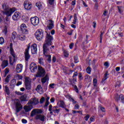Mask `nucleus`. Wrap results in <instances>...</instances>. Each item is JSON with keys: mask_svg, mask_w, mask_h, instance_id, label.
Wrapping results in <instances>:
<instances>
[{"mask_svg": "<svg viewBox=\"0 0 124 124\" xmlns=\"http://www.w3.org/2000/svg\"><path fill=\"white\" fill-rule=\"evenodd\" d=\"M54 39L53 36H51L50 32H46V42L43 46L44 55L47 58V61L48 62H52L51 55H48L50 53V49L52 47H50L52 45V40Z\"/></svg>", "mask_w": 124, "mask_h": 124, "instance_id": "nucleus-1", "label": "nucleus"}, {"mask_svg": "<svg viewBox=\"0 0 124 124\" xmlns=\"http://www.w3.org/2000/svg\"><path fill=\"white\" fill-rule=\"evenodd\" d=\"M10 52L12 56H9V59L10 62H15L16 61V55H15V52H14V49H13V46L12 43H11L10 45Z\"/></svg>", "mask_w": 124, "mask_h": 124, "instance_id": "nucleus-2", "label": "nucleus"}, {"mask_svg": "<svg viewBox=\"0 0 124 124\" xmlns=\"http://www.w3.org/2000/svg\"><path fill=\"white\" fill-rule=\"evenodd\" d=\"M48 111L50 115H53V113L56 115H59L61 108H58V106H54L53 107L52 105H50L48 107Z\"/></svg>", "mask_w": 124, "mask_h": 124, "instance_id": "nucleus-3", "label": "nucleus"}, {"mask_svg": "<svg viewBox=\"0 0 124 124\" xmlns=\"http://www.w3.org/2000/svg\"><path fill=\"white\" fill-rule=\"evenodd\" d=\"M35 36L37 40H41L44 37V31L41 29L38 30L35 33Z\"/></svg>", "mask_w": 124, "mask_h": 124, "instance_id": "nucleus-4", "label": "nucleus"}, {"mask_svg": "<svg viewBox=\"0 0 124 124\" xmlns=\"http://www.w3.org/2000/svg\"><path fill=\"white\" fill-rule=\"evenodd\" d=\"M15 105L16 106V115H17L19 112L20 111L21 109H23V106H22V104L20 103V101L18 99H16L15 101Z\"/></svg>", "mask_w": 124, "mask_h": 124, "instance_id": "nucleus-5", "label": "nucleus"}, {"mask_svg": "<svg viewBox=\"0 0 124 124\" xmlns=\"http://www.w3.org/2000/svg\"><path fill=\"white\" fill-rule=\"evenodd\" d=\"M16 11V8H10V9L5 11L4 14H5V15L7 16L6 17V21H7V19H8V17H10V16H11V15H12V14H13V13H14Z\"/></svg>", "mask_w": 124, "mask_h": 124, "instance_id": "nucleus-6", "label": "nucleus"}, {"mask_svg": "<svg viewBox=\"0 0 124 124\" xmlns=\"http://www.w3.org/2000/svg\"><path fill=\"white\" fill-rule=\"evenodd\" d=\"M45 75V70L41 66H39L38 68V72L36 75V77H43Z\"/></svg>", "mask_w": 124, "mask_h": 124, "instance_id": "nucleus-7", "label": "nucleus"}, {"mask_svg": "<svg viewBox=\"0 0 124 124\" xmlns=\"http://www.w3.org/2000/svg\"><path fill=\"white\" fill-rule=\"evenodd\" d=\"M31 46H27V48L25 49L24 52L25 60L26 62H28L30 59H31V55L29 53Z\"/></svg>", "mask_w": 124, "mask_h": 124, "instance_id": "nucleus-8", "label": "nucleus"}, {"mask_svg": "<svg viewBox=\"0 0 124 124\" xmlns=\"http://www.w3.org/2000/svg\"><path fill=\"white\" fill-rule=\"evenodd\" d=\"M31 79L30 78H25V87L26 90H31Z\"/></svg>", "mask_w": 124, "mask_h": 124, "instance_id": "nucleus-9", "label": "nucleus"}, {"mask_svg": "<svg viewBox=\"0 0 124 124\" xmlns=\"http://www.w3.org/2000/svg\"><path fill=\"white\" fill-rule=\"evenodd\" d=\"M33 108V106L30 104H29V103H28L27 105L24 106L23 107V109L25 111L26 113L31 112Z\"/></svg>", "mask_w": 124, "mask_h": 124, "instance_id": "nucleus-10", "label": "nucleus"}, {"mask_svg": "<svg viewBox=\"0 0 124 124\" xmlns=\"http://www.w3.org/2000/svg\"><path fill=\"white\" fill-rule=\"evenodd\" d=\"M31 21L33 26H37L39 23V18L37 16H34L31 18Z\"/></svg>", "mask_w": 124, "mask_h": 124, "instance_id": "nucleus-11", "label": "nucleus"}, {"mask_svg": "<svg viewBox=\"0 0 124 124\" xmlns=\"http://www.w3.org/2000/svg\"><path fill=\"white\" fill-rule=\"evenodd\" d=\"M39 103V101L38 100V99L36 98H31V100H30L28 102V104H30L31 105L35 106L37 105Z\"/></svg>", "mask_w": 124, "mask_h": 124, "instance_id": "nucleus-12", "label": "nucleus"}, {"mask_svg": "<svg viewBox=\"0 0 124 124\" xmlns=\"http://www.w3.org/2000/svg\"><path fill=\"white\" fill-rule=\"evenodd\" d=\"M42 114V110L39 109H33L31 112V116L33 117L34 115H39Z\"/></svg>", "mask_w": 124, "mask_h": 124, "instance_id": "nucleus-13", "label": "nucleus"}, {"mask_svg": "<svg viewBox=\"0 0 124 124\" xmlns=\"http://www.w3.org/2000/svg\"><path fill=\"white\" fill-rule=\"evenodd\" d=\"M20 32L21 33H28V30H27V26L25 23L22 24L20 25Z\"/></svg>", "mask_w": 124, "mask_h": 124, "instance_id": "nucleus-14", "label": "nucleus"}, {"mask_svg": "<svg viewBox=\"0 0 124 124\" xmlns=\"http://www.w3.org/2000/svg\"><path fill=\"white\" fill-rule=\"evenodd\" d=\"M30 69L31 72H35L37 70V65L34 62H32L30 64Z\"/></svg>", "mask_w": 124, "mask_h": 124, "instance_id": "nucleus-15", "label": "nucleus"}, {"mask_svg": "<svg viewBox=\"0 0 124 124\" xmlns=\"http://www.w3.org/2000/svg\"><path fill=\"white\" fill-rule=\"evenodd\" d=\"M115 101L118 102L120 100H121V102L122 103L124 104V96L123 95H119L118 94H116L115 97Z\"/></svg>", "mask_w": 124, "mask_h": 124, "instance_id": "nucleus-16", "label": "nucleus"}, {"mask_svg": "<svg viewBox=\"0 0 124 124\" xmlns=\"http://www.w3.org/2000/svg\"><path fill=\"white\" fill-rule=\"evenodd\" d=\"M24 6L25 9L30 10L31 8V3L29 2V1H25L24 2Z\"/></svg>", "mask_w": 124, "mask_h": 124, "instance_id": "nucleus-17", "label": "nucleus"}, {"mask_svg": "<svg viewBox=\"0 0 124 124\" xmlns=\"http://www.w3.org/2000/svg\"><path fill=\"white\" fill-rule=\"evenodd\" d=\"M31 48L32 54H36L37 52V45L36 44H32Z\"/></svg>", "mask_w": 124, "mask_h": 124, "instance_id": "nucleus-18", "label": "nucleus"}, {"mask_svg": "<svg viewBox=\"0 0 124 124\" xmlns=\"http://www.w3.org/2000/svg\"><path fill=\"white\" fill-rule=\"evenodd\" d=\"M21 16V14L19 13V12H16L14 13V15L12 16V18L15 21H17V20H19L20 19V17Z\"/></svg>", "mask_w": 124, "mask_h": 124, "instance_id": "nucleus-19", "label": "nucleus"}, {"mask_svg": "<svg viewBox=\"0 0 124 124\" xmlns=\"http://www.w3.org/2000/svg\"><path fill=\"white\" fill-rule=\"evenodd\" d=\"M35 119L40 120L41 122H44L45 121V115L41 114L36 115Z\"/></svg>", "mask_w": 124, "mask_h": 124, "instance_id": "nucleus-20", "label": "nucleus"}, {"mask_svg": "<svg viewBox=\"0 0 124 124\" xmlns=\"http://www.w3.org/2000/svg\"><path fill=\"white\" fill-rule=\"evenodd\" d=\"M22 70H23V65L22 64H18L16 65V71L17 73H20V72H22Z\"/></svg>", "mask_w": 124, "mask_h": 124, "instance_id": "nucleus-21", "label": "nucleus"}, {"mask_svg": "<svg viewBox=\"0 0 124 124\" xmlns=\"http://www.w3.org/2000/svg\"><path fill=\"white\" fill-rule=\"evenodd\" d=\"M47 27L49 30H52L54 28V22L52 20H49L48 21Z\"/></svg>", "mask_w": 124, "mask_h": 124, "instance_id": "nucleus-22", "label": "nucleus"}, {"mask_svg": "<svg viewBox=\"0 0 124 124\" xmlns=\"http://www.w3.org/2000/svg\"><path fill=\"white\" fill-rule=\"evenodd\" d=\"M8 65V61L7 60H4L1 64V67L3 69L4 68H5L6 66Z\"/></svg>", "mask_w": 124, "mask_h": 124, "instance_id": "nucleus-23", "label": "nucleus"}, {"mask_svg": "<svg viewBox=\"0 0 124 124\" xmlns=\"http://www.w3.org/2000/svg\"><path fill=\"white\" fill-rule=\"evenodd\" d=\"M58 103L59 104V107H61V108H66V106L65 105V104L64 103V102H63V101L60 100Z\"/></svg>", "mask_w": 124, "mask_h": 124, "instance_id": "nucleus-24", "label": "nucleus"}, {"mask_svg": "<svg viewBox=\"0 0 124 124\" xmlns=\"http://www.w3.org/2000/svg\"><path fill=\"white\" fill-rule=\"evenodd\" d=\"M11 89H14L16 86V80L13 79L11 81Z\"/></svg>", "mask_w": 124, "mask_h": 124, "instance_id": "nucleus-25", "label": "nucleus"}, {"mask_svg": "<svg viewBox=\"0 0 124 124\" xmlns=\"http://www.w3.org/2000/svg\"><path fill=\"white\" fill-rule=\"evenodd\" d=\"M17 38L21 41H24V40H26V36L24 34H18L17 35Z\"/></svg>", "mask_w": 124, "mask_h": 124, "instance_id": "nucleus-26", "label": "nucleus"}, {"mask_svg": "<svg viewBox=\"0 0 124 124\" xmlns=\"http://www.w3.org/2000/svg\"><path fill=\"white\" fill-rule=\"evenodd\" d=\"M48 80H49V78L48 77V75H46L44 78H42V79H41L42 83L43 84H44V83H46V82H47V81H48Z\"/></svg>", "mask_w": 124, "mask_h": 124, "instance_id": "nucleus-27", "label": "nucleus"}, {"mask_svg": "<svg viewBox=\"0 0 124 124\" xmlns=\"http://www.w3.org/2000/svg\"><path fill=\"white\" fill-rule=\"evenodd\" d=\"M117 8L118 9V12L120 14L123 15L124 13V7L123 6H117Z\"/></svg>", "mask_w": 124, "mask_h": 124, "instance_id": "nucleus-28", "label": "nucleus"}, {"mask_svg": "<svg viewBox=\"0 0 124 124\" xmlns=\"http://www.w3.org/2000/svg\"><path fill=\"white\" fill-rule=\"evenodd\" d=\"M66 97L67 98H68V99H69V100H70V101H72V102H73V103H74V104H75L77 102H76L75 100H74V99H73L72 97H71V96L69 95H67Z\"/></svg>", "mask_w": 124, "mask_h": 124, "instance_id": "nucleus-29", "label": "nucleus"}, {"mask_svg": "<svg viewBox=\"0 0 124 124\" xmlns=\"http://www.w3.org/2000/svg\"><path fill=\"white\" fill-rule=\"evenodd\" d=\"M27 97V95H23L20 97V99L21 101H28Z\"/></svg>", "mask_w": 124, "mask_h": 124, "instance_id": "nucleus-30", "label": "nucleus"}, {"mask_svg": "<svg viewBox=\"0 0 124 124\" xmlns=\"http://www.w3.org/2000/svg\"><path fill=\"white\" fill-rule=\"evenodd\" d=\"M35 5L37 6V7H38V9H41V8H42V3L41 2H37L35 4Z\"/></svg>", "mask_w": 124, "mask_h": 124, "instance_id": "nucleus-31", "label": "nucleus"}, {"mask_svg": "<svg viewBox=\"0 0 124 124\" xmlns=\"http://www.w3.org/2000/svg\"><path fill=\"white\" fill-rule=\"evenodd\" d=\"M78 20V18H77V15L76 14H74L73 24H74V25H76V23L77 22Z\"/></svg>", "mask_w": 124, "mask_h": 124, "instance_id": "nucleus-32", "label": "nucleus"}, {"mask_svg": "<svg viewBox=\"0 0 124 124\" xmlns=\"http://www.w3.org/2000/svg\"><path fill=\"white\" fill-rule=\"evenodd\" d=\"M85 80H86L87 82H91V81H92V78H91V76L86 75L85 77Z\"/></svg>", "mask_w": 124, "mask_h": 124, "instance_id": "nucleus-33", "label": "nucleus"}, {"mask_svg": "<svg viewBox=\"0 0 124 124\" xmlns=\"http://www.w3.org/2000/svg\"><path fill=\"white\" fill-rule=\"evenodd\" d=\"M2 8L5 10V11H7V10H8L9 9V7L8 6L6 5V4L4 3L2 5Z\"/></svg>", "mask_w": 124, "mask_h": 124, "instance_id": "nucleus-34", "label": "nucleus"}, {"mask_svg": "<svg viewBox=\"0 0 124 124\" xmlns=\"http://www.w3.org/2000/svg\"><path fill=\"white\" fill-rule=\"evenodd\" d=\"M16 37H17V33H16L15 31H14L12 34V38L13 40H14Z\"/></svg>", "mask_w": 124, "mask_h": 124, "instance_id": "nucleus-35", "label": "nucleus"}, {"mask_svg": "<svg viewBox=\"0 0 124 124\" xmlns=\"http://www.w3.org/2000/svg\"><path fill=\"white\" fill-rule=\"evenodd\" d=\"M5 91L7 94L9 95V93H10V91H9V88H8L7 86H5Z\"/></svg>", "mask_w": 124, "mask_h": 124, "instance_id": "nucleus-36", "label": "nucleus"}, {"mask_svg": "<svg viewBox=\"0 0 124 124\" xmlns=\"http://www.w3.org/2000/svg\"><path fill=\"white\" fill-rule=\"evenodd\" d=\"M108 75V74H107V73H106L105 75H104V78L102 79V82H104V81L105 80H107V78H108V77H107V76Z\"/></svg>", "mask_w": 124, "mask_h": 124, "instance_id": "nucleus-37", "label": "nucleus"}, {"mask_svg": "<svg viewBox=\"0 0 124 124\" xmlns=\"http://www.w3.org/2000/svg\"><path fill=\"white\" fill-rule=\"evenodd\" d=\"M86 71L88 74H91V72H92V68H91V67H88Z\"/></svg>", "mask_w": 124, "mask_h": 124, "instance_id": "nucleus-38", "label": "nucleus"}, {"mask_svg": "<svg viewBox=\"0 0 124 124\" xmlns=\"http://www.w3.org/2000/svg\"><path fill=\"white\" fill-rule=\"evenodd\" d=\"M4 43V39L2 37H0V44L2 45Z\"/></svg>", "mask_w": 124, "mask_h": 124, "instance_id": "nucleus-39", "label": "nucleus"}, {"mask_svg": "<svg viewBox=\"0 0 124 124\" xmlns=\"http://www.w3.org/2000/svg\"><path fill=\"white\" fill-rule=\"evenodd\" d=\"M43 61L44 60L42 58L39 59V63H40V64H44V63L43 62Z\"/></svg>", "mask_w": 124, "mask_h": 124, "instance_id": "nucleus-40", "label": "nucleus"}, {"mask_svg": "<svg viewBox=\"0 0 124 124\" xmlns=\"http://www.w3.org/2000/svg\"><path fill=\"white\" fill-rule=\"evenodd\" d=\"M78 78L80 81H82V80H83V75H82L81 73L78 74Z\"/></svg>", "mask_w": 124, "mask_h": 124, "instance_id": "nucleus-41", "label": "nucleus"}, {"mask_svg": "<svg viewBox=\"0 0 124 124\" xmlns=\"http://www.w3.org/2000/svg\"><path fill=\"white\" fill-rule=\"evenodd\" d=\"M96 84H97V80L96 78H94L93 80V85L94 87L96 86Z\"/></svg>", "mask_w": 124, "mask_h": 124, "instance_id": "nucleus-42", "label": "nucleus"}, {"mask_svg": "<svg viewBox=\"0 0 124 124\" xmlns=\"http://www.w3.org/2000/svg\"><path fill=\"white\" fill-rule=\"evenodd\" d=\"M121 86V81H117L115 84V88H119Z\"/></svg>", "mask_w": 124, "mask_h": 124, "instance_id": "nucleus-43", "label": "nucleus"}, {"mask_svg": "<svg viewBox=\"0 0 124 124\" xmlns=\"http://www.w3.org/2000/svg\"><path fill=\"white\" fill-rule=\"evenodd\" d=\"M3 32L4 33V34H6L7 33V27L5 26L3 30Z\"/></svg>", "mask_w": 124, "mask_h": 124, "instance_id": "nucleus-44", "label": "nucleus"}, {"mask_svg": "<svg viewBox=\"0 0 124 124\" xmlns=\"http://www.w3.org/2000/svg\"><path fill=\"white\" fill-rule=\"evenodd\" d=\"M73 87H74L75 91L77 93H78L79 92V90H78V87H77V86H76L75 85H73Z\"/></svg>", "mask_w": 124, "mask_h": 124, "instance_id": "nucleus-45", "label": "nucleus"}, {"mask_svg": "<svg viewBox=\"0 0 124 124\" xmlns=\"http://www.w3.org/2000/svg\"><path fill=\"white\" fill-rule=\"evenodd\" d=\"M45 101V98H44V97H43L40 100V103L41 104H42V103H43Z\"/></svg>", "mask_w": 124, "mask_h": 124, "instance_id": "nucleus-46", "label": "nucleus"}, {"mask_svg": "<svg viewBox=\"0 0 124 124\" xmlns=\"http://www.w3.org/2000/svg\"><path fill=\"white\" fill-rule=\"evenodd\" d=\"M64 57H67L69 56V54L66 50L64 51Z\"/></svg>", "mask_w": 124, "mask_h": 124, "instance_id": "nucleus-47", "label": "nucleus"}, {"mask_svg": "<svg viewBox=\"0 0 124 124\" xmlns=\"http://www.w3.org/2000/svg\"><path fill=\"white\" fill-rule=\"evenodd\" d=\"M40 89H41V85H38L36 88V91H37V92H39Z\"/></svg>", "mask_w": 124, "mask_h": 124, "instance_id": "nucleus-48", "label": "nucleus"}, {"mask_svg": "<svg viewBox=\"0 0 124 124\" xmlns=\"http://www.w3.org/2000/svg\"><path fill=\"white\" fill-rule=\"evenodd\" d=\"M73 114H76V113H78L79 114H80V115H82V113L81 111H76V110H73Z\"/></svg>", "mask_w": 124, "mask_h": 124, "instance_id": "nucleus-49", "label": "nucleus"}, {"mask_svg": "<svg viewBox=\"0 0 124 124\" xmlns=\"http://www.w3.org/2000/svg\"><path fill=\"white\" fill-rule=\"evenodd\" d=\"M102 36H103V33L101 32L100 35V43H102Z\"/></svg>", "mask_w": 124, "mask_h": 124, "instance_id": "nucleus-50", "label": "nucleus"}, {"mask_svg": "<svg viewBox=\"0 0 124 124\" xmlns=\"http://www.w3.org/2000/svg\"><path fill=\"white\" fill-rule=\"evenodd\" d=\"M74 61L76 63H77V62H79V60H78V57L77 56L74 57Z\"/></svg>", "mask_w": 124, "mask_h": 124, "instance_id": "nucleus-51", "label": "nucleus"}, {"mask_svg": "<svg viewBox=\"0 0 124 124\" xmlns=\"http://www.w3.org/2000/svg\"><path fill=\"white\" fill-rule=\"evenodd\" d=\"M90 118V115H87L85 117H84V120L85 121H88L89 119Z\"/></svg>", "mask_w": 124, "mask_h": 124, "instance_id": "nucleus-52", "label": "nucleus"}, {"mask_svg": "<svg viewBox=\"0 0 124 124\" xmlns=\"http://www.w3.org/2000/svg\"><path fill=\"white\" fill-rule=\"evenodd\" d=\"M74 46V43H72L70 44L69 47L70 49H72V48H73Z\"/></svg>", "mask_w": 124, "mask_h": 124, "instance_id": "nucleus-53", "label": "nucleus"}, {"mask_svg": "<svg viewBox=\"0 0 124 124\" xmlns=\"http://www.w3.org/2000/svg\"><path fill=\"white\" fill-rule=\"evenodd\" d=\"M104 66H106V67H109V63L108 62H105L104 63Z\"/></svg>", "mask_w": 124, "mask_h": 124, "instance_id": "nucleus-54", "label": "nucleus"}, {"mask_svg": "<svg viewBox=\"0 0 124 124\" xmlns=\"http://www.w3.org/2000/svg\"><path fill=\"white\" fill-rule=\"evenodd\" d=\"M55 84L54 83H51L49 85V87L50 88H51V89H54L55 87H54L55 86Z\"/></svg>", "mask_w": 124, "mask_h": 124, "instance_id": "nucleus-55", "label": "nucleus"}, {"mask_svg": "<svg viewBox=\"0 0 124 124\" xmlns=\"http://www.w3.org/2000/svg\"><path fill=\"white\" fill-rule=\"evenodd\" d=\"M5 81L6 83H8V82H9V77L8 76L5 78Z\"/></svg>", "mask_w": 124, "mask_h": 124, "instance_id": "nucleus-56", "label": "nucleus"}, {"mask_svg": "<svg viewBox=\"0 0 124 124\" xmlns=\"http://www.w3.org/2000/svg\"><path fill=\"white\" fill-rule=\"evenodd\" d=\"M55 0H49V3L51 5H52L54 3V1Z\"/></svg>", "mask_w": 124, "mask_h": 124, "instance_id": "nucleus-57", "label": "nucleus"}, {"mask_svg": "<svg viewBox=\"0 0 124 124\" xmlns=\"http://www.w3.org/2000/svg\"><path fill=\"white\" fill-rule=\"evenodd\" d=\"M76 76H78V73L77 72H75L74 73L73 76V78H75V77H76Z\"/></svg>", "mask_w": 124, "mask_h": 124, "instance_id": "nucleus-58", "label": "nucleus"}, {"mask_svg": "<svg viewBox=\"0 0 124 124\" xmlns=\"http://www.w3.org/2000/svg\"><path fill=\"white\" fill-rule=\"evenodd\" d=\"M22 123L23 124H27L28 123V121H27V120L23 119L22 120Z\"/></svg>", "mask_w": 124, "mask_h": 124, "instance_id": "nucleus-59", "label": "nucleus"}, {"mask_svg": "<svg viewBox=\"0 0 124 124\" xmlns=\"http://www.w3.org/2000/svg\"><path fill=\"white\" fill-rule=\"evenodd\" d=\"M56 61H57V59L56 58V57L53 56L52 62H56Z\"/></svg>", "mask_w": 124, "mask_h": 124, "instance_id": "nucleus-60", "label": "nucleus"}, {"mask_svg": "<svg viewBox=\"0 0 124 124\" xmlns=\"http://www.w3.org/2000/svg\"><path fill=\"white\" fill-rule=\"evenodd\" d=\"M8 72H9V71H8V69H5V77L8 74Z\"/></svg>", "mask_w": 124, "mask_h": 124, "instance_id": "nucleus-61", "label": "nucleus"}, {"mask_svg": "<svg viewBox=\"0 0 124 124\" xmlns=\"http://www.w3.org/2000/svg\"><path fill=\"white\" fill-rule=\"evenodd\" d=\"M22 83V81H18V82L16 83V86L17 87L19 86H21Z\"/></svg>", "mask_w": 124, "mask_h": 124, "instance_id": "nucleus-62", "label": "nucleus"}, {"mask_svg": "<svg viewBox=\"0 0 124 124\" xmlns=\"http://www.w3.org/2000/svg\"><path fill=\"white\" fill-rule=\"evenodd\" d=\"M17 76L19 80H22V79H23V77L22 76L17 75Z\"/></svg>", "mask_w": 124, "mask_h": 124, "instance_id": "nucleus-63", "label": "nucleus"}, {"mask_svg": "<svg viewBox=\"0 0 124 124\" xmlns=\"http://www.w3.org/2000/svg\"><path fill=\"white\" fill-rule=\"evenodd\" d=\"M118 36H120V37H123L124 34H123V33H118Z\"/></svg>", "mask_w": 124, "mask_h": 124, "instance_id": "nucleus-64", "label": "nucleus"}]
</instances>
